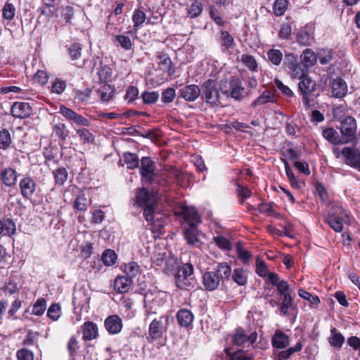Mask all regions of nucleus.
<instances>
[{"label": "nucleus", "mask_w": 360, "mask_h": 360, "mask_svg": "<svg viewBox=\"0 0 360 360\" xmlns=\"http://www.w3.org/2000/svg\"><path fill=\"white\" fill-rule=\"evenodd\" d=\"M231 267L227 263H219L214 271H207L203 274L202 283L205 288L212 291L217 289L220 284L229 280Z\"/></svg>", "instance_id": "1"}, {"label": "nucleus", "mask_w": 360, "mask_h": 360, "mask_svg": "<svg viewBox=\"0 0 360 360\" xmlns=\"http://www.w3.org/2000/svg\"><path fill=\"white\" fill-rule=\"evenodd\" d=\"M316 83L309 76L300 80L298 83V93L302 97L303 103L307 108L311 107L310 103L314 102L319 96V94L316 93Z\"/></svg>", "instance_id": "2"}, {"label": "nucleus", "mask_w": 360, "mask_h": 360, "mask_svg": "<svg viewBox=\"0 0 360 360\" xmlns=\"http://www.w3.org/2000/svg\"><path fill=\"white\" fill-rule=\"evenodd\" d=\"M284 65L288 69V73L292 79L301 80L309 76V69L304 63L297 61V56L292 53L285 54Z\"/></svg>", "instance_id": "3"}, {"label": "nucleus", "mask_w": 360, "mask_h": 360, "mask_svg": "<svg viewBox=\"0 0 360 360\" xmlns=\"http://www.w3.org/2000/svg\"><path fill=\"white\" fill-rule=\"evenodd\" d=\"M201 91L202 96L207 103L212 106H218L220 104V95L217 81L211 79L205 81L202 84Z\"/></svg>", "instance_id": "4"}, {"label": "nucleus", "mask_w": 360, "mask_h": 360, "mask_svg": "<svg viewBox=\"0 0 360 360\" xmlns=\"http://www.w3.org/2000/svg\"><path fill=\"white\" fill-rule=\"evenodd\" d=\"M356 122L351 116H346L340 122V131L342 138V144L348 143L356 139Z\"/></svg>", "instance_id": "5"}, {"label": "nucleus", "mask_w": 360, "mask_h": 360, "mask_svg": "<svg viewBox=\"0 0 360 360\" xmlns=\"http://www.w3.org/2000/svg\"><path fill=\"white\" fill-rule=\"evenodd\" d=\"M193 267L190 263H186L175 275V283L179 289L186 290L193 285Z\"/></svg>", "instance_id": "6"}, {"label": "nucleus", "mask_w": 360, "mask_h": 360, "mask_svg": "<svg viewBox=\"0 0 360 360\" xmlns=\"http://www.w3.org/2000/svg\"><path fill=\"white\" fill-rule=\"evenodd\" d=\"M134 204L142 207L158 204V197L155 193L146 188L136 190V200Z\"/></svg>", "instance_id": "7"}, {"label": "nucleus", "mask_w": 360, "mask_h": 360, "mask_svg": "<svg viewBox=\"0 0 360 360\" xmlns=\"http://www.w3.org/2000/svg\"><path fill=\"white\" fill-rule=\"evenodd\" d=\"M334 211L330 212L326 217V221L328 225L336 232L342 231L343 229L342 220L343 216L347 217L345 211L338 205L333 207Z\"/></svg>", "instance_id": "8"}, {"label": "nucleus", "mask_w": 360, "mask_h": 360, "mask_svg": "<svg viewBox=\"0 0 360 360\" xmlns=\"http://www.w3.org/2000/svg\"><path fill=\"white\" fill-rule=\"evenodd\" d=\"M167 322L168 319L165 316H160L158 319H154L149 326L148 338L151 341L156 340L163 336L164 333L167 330V327L164 322Z\"/></svg>", "instance_id": "9"}, {"label": "nucleus", "mask_w": 360, "mask_h": 360, "mask_svg": "<svg viewBox=\"0 0 360 360\" xmlns=\"http://www.w3.org/2000/svg\"><path fill=\"white\" fill-rule=\"evenodd\" d=\"M59 112L72 125L82 127H89L91 125V122L88 119L64 105L60 107Z\"/></svg>", "instance_id": "10"}, {"label": "nucleus", "mask_w": 360, "mask_h": 360, "mask_svg": "<svg viewBox=\"0 0 360 360\" xmlns=\"http://www.w3.org/2000/svg\"><path fill=\"white\" fill-rule=\"evenodd\" d=\"M155 165L148 157H143L141 160L140 172L143 179L153 184L155 176Z\"/></svg>", "instance_id": "11"}, {"label": "nucleus", "mask_w": 360, "mask_h": 360, "mask_svg": "<svg viewBox=\"0 0 360 360\" xmlns=\"http://www.w3.org/2000/svg\"><path fill=\"white\" fill-rule=\"evenodd\" d=\"M20 194L24 198L31 199L37 188V183L30 176H25L19 182Z\"/></svg>", "instance_id": "12"}, {"label": "nucleus", "mask_w": 360, "mask_h": 360, "mask_svg": "<svg viewBox=\"0 0 360 360\" xmlns=\"http://www.w3.org/2000/svg\"><path fill=\"white\" fill-rule=\"evenodd\" d=\"M257 338V333L256 331H253L250 334L247 335L243 328H238L236 330V333L233 337V342L238 346L242 345L245 342L252 345L255 342Z\"/></svg>", "instance_id": "13"}, {"label": "nucleus", "mask_w": 360, "mask_h": 360, "mask_svg": "<svg viewBox=\"0 0 360 360\" xmlns=\"http://www.w3.org/2000/svg\"><path fill=\"white\" fill-rule=\"evenodd\" d=\"M342 154L345 158V163L360 171V152L349 147L342 150Z\"/></svg>", "instance_id": "14"}, {"label": "nucleus", "mask_w": 360, "mask_h": 360, "mask_svg": "<svg viewBox=\"0 0 360 360\" xmlns=\"http://www.w3.org/2000/svg\"><path fill=\"white\" fill-rule=\"evenodd\" d=\"M32 112V108L28 103L15 102L11 108V115L18 118H27Z\"/></svg>", "instance_id": "15"}, {"label": "nucleus", "mask_w": 360, "mask_h": 360, "mask_svg": "<svg viewBox=\"0 0 360 360\" xmlns=\"http://www.w3.org/2000/svg\"><path fill=\"white\" fill-rule=\"evenodd\" d=\"M200 94L201 89L195 84L186 85L179 91V96L188 102L195 101Z\"/></svg>", "instance_id": "16"}, {"label": "nucleus", "mask_w": 360, "mask_h": 360, "mask_svg": "<svg viewBox=\"0 0 360 360\" xmlns=\"http://www.w3.org/2000/svg\"><path fill=\"white\" fill-rule=\"evenodd\" d=\"M229 86V97L236 101L241 100L245 92V89L243 86V84L240 79L233 76L231 77V82Z\"/></svg>", "instance_id": "17"}, {"label": "nucleus", "mask_w": 360, "mask_h": 360, "mask_svg": "<svg viewBox=\"0 0 360 360\" xmlns=\"http://www.w3.org/2000/svg\"><path fill=\"white\" fill-rule=\"evenodd\" d=\"M0 179L5 186L13 187L18 180V173L10 167H6L0 172Z\"/></svg>", "instance_id": "18"}, {"label": "nucleus", "mask_w": 360, "mask_h": 360, "mask_svg": "<svg viewBox=\"0 0 360 360\" xmlns=\"http://www.w3.org/2000/svg\"><path fill=\"white\" fill-rule=\"evenodd\" d=\"M104 325L109 333L117 334L122 330V321L117 315H111L105 320Z\"/></svg>", "instance_id": "19"}, {"label": "nucleus", "mask_w": 360, "mask_h": 360, "mask_svg": "<svg viewBox=\"0 0 360 360\" xmlns=\"http://www.w3.org/2000/svg\"><path fill=\"white\" fill-rule=\"evenodd\" d=\"M290 343L289 336L280 330H276L271 338L273 347L277 349H285Z\"/></svg>", "instance_id": "20"}, {"label": "nucleus", "mask_w": 360, "mask_h": 360, "mask_svg": "<svg viewBox=\"0 0 360 360\" xmlns=\"http://www.w3.org/2000/svg\"><path fill=\"white\" fill-rule=\"evenodd\" d=\"M82 338L85 341H89L97 338L98 329L97 325L92 321H86L82 326Z\"/></svg>", "instance_id": "21"}, {"label": "nucleus", "mask_w": 360, "mask_h": 360, "mask_svg": "<svg viewBox=\"0 0 360 360\" xmlns=\"http://www.w3.org/2000/svg\"><path fill=\"white\" fill-rule=\"evenodd\" d=\"M178 324L184 328H189L192 326L194 315L191 311L186 309H181L176 313Z\"/></svg>", "instance_id": "22"}, {"label": "nucleus", "mask_w": 360, "mask_h": 360, "mask_svg": "<svg viewBox=\"0 0 360 360\" xmlns=\"http://www.w3.org/2000/svg\"><path fill=\"white\" fill-rule=\"evenodd\" d=\"M157 58L160 69L167 72L168 75H173L175 72V69L170 57L167 53L160 52L158 53Z\"/></svg>", "instance_id": "23"}, {"label": "nucleus", "mask_w": 360, "mask_h": 360, "mask_svg": "<svg viewBox=\"0 0 360 360\" xmlns=\"http://www.w3.org/2000/svg\"><path fill=\"white\" fill-rule=\"evenodd\" d=\"M183 216L187 226H198L200 222V216L193 207L183 208Z\"/></svg>", "instance_id": "24"}, {"label": "nucleus", "mask_w": 360, "mask_h": 360, "mask_svg": "<svg viewBox=\"0 0 360 360\" xmlns=\"http://www.w3.org/2000/svg\"><path fill=\"white\" fill-rule=\"evenodd\" d=\"M219 42L222 51H232L235 46V41L233 37L225 30H221L219 37Z\"/></svg>", "instance_id": "25"}, {"label": "nucleus", "mask_w": 360, "mask_h": 360, "mask_svg": "<svg viewBox=\"0 0 360 360\" xmlns=\"http://www.w3.org/2000/svg\"><path fill=\"white\" fill-rule=\"evenodd\" d=\"M332 94L336 98L344 97L347 91V86L346 82L341 78H336L333 80L332 84Z\"/></svg>", "instance_id": "26"}, {"label": "nucleus", "mask_w": 360, "mask_h": 360, "mask_svg": "<svg viewBox=\"0 0 360 360\" xmlns=\"http://www.w3.org/2000/svg\"><path fill=\"white\" fill-rule=\"evenodd\" d=\"M131 283V278L128 276H117L114 281V288L119 293H125L129 290Z\"/></svg>", "instance_id": "27"}, {"label": "nucleus", "mask_w": 360, "mask_h": 360, "mask_svg": "<svg viewBox=\"0 0 360 360\" xmlns=\"http://www.w3.org/2000/svg\"><path fill=\"white\" fill-rule=\"evenodd\" d=\"M300 62L309 69L310 67L316 64L317 56L312 49H306L300 55Z\"/></svg>", "instance_id": "28"}, {"label": "nucleus", "mask_w": 360, "mask_h": 360, "mask_svg": "<svg viewBox=\"0 0 360 360\" xmlns=\"http://www.w3.org/2000/svg\"><path fill=\"white\" fill-rule=\"evenodd\" d=\"M96 93L100 96L102 102H108L113 98L115 89L110 84L105 83L96 89Z\"/></svg>", "instance_id": "29"}, {"label": "nucleus", "mask_w": 360, "mask_h": 360, "mask_svg": "<svg viewBox=\"0 0 360 360\" xmlns=\"http://www.w3.org/2000/svg\"><path fill=\"white\" fill-rule=\"evenodd\" d=\"M197 232V226H186L184 228V236L188 244L195 245L199 243Z\"/></svg>", "instance_id": "30"}, {"label": "nucleus", "mask_w": 360, "mask_h": 360, "mask_svg": "<svg viewBox=\"0 0 360 360\" xmlns=\"http://www.w3.org/2000/svg\"><path fill=\"white\" fill-rule=\"evenodd\" d=\"M274 94L269 90H265L252 101L251 106L255 108L257 105H264L267 103H274Z\"/></svg>", "instance_id": "31"}, {"label": "nucleus", "mask_w": 360, "mask_h": 360, "mask_svg": "<svg viewBox=\"0 0 360 360\" xmlns=\"http://www.w3.org/2000/svg\"><path fill=\"white\" fill-rule=\"evenodd\" d=\"M328 342L332 347L340 349L345 342V337L336 328H333L330 330Z\"/></svg>", "instance_id": "32"}, {"label": "nucleus", "mask_w": 360, "mask_h": 360, "mask_svg": "<svg viewBox=\"0 0 360 360\" xmlns=\"http://www.w3.org/2000/svg\"><path fill=\"white\" fill-rule=\"evenodd\" d=\"M323 136L333 144H342V138L338 132L333 128H327L322 131Z\"/></svg>", "instance_id": "33"}, {"label": "nucleus", "mask_w": 360, "mask_h": 360, "mask_svg": "<svg viewBox=\"0 0 360 360\" xmlns=\"http://www.w3.org/2000/svg\"><path fill=\"white\" fill-rule=\"evenodd\" d=\"M231 276L234 282H236L238 285L243 286L247 283V271L241 268L234 269L233 273L231 272Z\"/></svg>", "instance_id": "34"}, {"label": "nucleus", "mask_w": 360, "mask_h": 360, "mask_svg": "<svg viewBox=\"0 0 360 360\" xmlns=\"http://www.w3.org/2000/svg\"><path fill=\"white\" fill-rule=\"evenodd\" d=\"M317 58L321 65H327L333 60V56L331 49H321L317 52Z\"/></svg>", "instance_id": "35"}, {"label": "nucleus", "mask_w": 360, "mask_h": 360, "mask_svg": "<svg viewBox=\"0 0 360 360\" xmlns=\"http://www.w3.org/2000/svg\"><path fill=\"white\" fill-rule=\"evenodd\" d=\"M12 143L11 135L6 129L0 130V149H8Z\"/></svg>", "instance_id": "36"}, {"label": "nucleus", "mask_w": 360, "mask_h": 360, "mask_svg": "<svg viewBox=\"0 0 360 360\" xmlns=\"http://www.w3.org/2000/svg\"><path fill=\"white\" fill-rule=\"evenodd\" d=\"M226 355L229 357L230 360H253L252 356H246L244 352L238 349L235 352H231L230 348L225 349Z\"/></svg>", "instance_id": "37"}, {"label": "nucleus", "mask_w": 360, "mask_h": 360, "mask_svg": "<svg viewBox=\"0 0 360 360\" xmlns=\"http://www.w3.org/2000/svg\"><path fill=\"white\" fill-rule=\"evenodd\" d=\"M89 200L84 193L79 194L75 199L73 205L74 209L79 212H85L87 210Z\"/></svg>", "instance_id": "38"}, {"label": "nucleus", "mask_w": 360, "mask_h": 360, "mask_svg": "<svg viewBox=\"0 0 360 360\" xmlns=\"http://www.w3.org/2000/svg\"><path fill=\"white\" fill-rule=\"evenodd\" d=\"M82 46L79 43H73L68 47V54L72 60H77L82 56Z\"/></svg>", "instance_id": "39"}, {"label": "nucleus", "mask_w": 360, "mask_h": 360, "mask_svg": "<svg viewBox=\"0 0 360 360\" xmlns=\"http://www.w3.org/2000/svg\"><path fill=\"white\" fill-rule=\"evenodd\" d=\"M55 182L58 185H63L68 179V172L64 167H59L56 170L53 171Z\"/></svg>", "instance_id": "40"}, {"label": "nucleus", "mask_w": 360, "mask_h": 360, "mask_svg": "<svg viewBox=\"0 0 360 360\" xmlns=\"http://www.w3.org/2000/svg\"><path fill=\"white\" fill-rule=\"evenodd\" d=\"M75 130H76L77 134L79 136V139H81V141H83L84 143L94 142V136L87 129L82 127V128L75 129Z\"/></svg>", "instance_id": "41"}, {"label": "nucleus", "mask_w": 360, "mask_h": 360, "mask_svg": "<svg viewBox=\"0 0 360 360\" xmlns=\"http://www.w3.org/2000/svg\"><path fill=\"white\" fill-rule=\"evenodd\" d=\"M159 94L158 91H143L141 94V98L143 103L151 105L156 103L159 98Z\"/></svg>", "instance_id": "42"}, {"label": "nucleus", "mask_w": 360, "mask_h": 360, "mask_svg": "<svg viewBox=\"0 0 360 360\" xmlns=\"http://www.w3.org/2000/svg\"><path fill=\"white\" fill-rule=\"evenodd\" d=\"M91 91L86 89L84 91L77 90L75 91L74 100L75 102L86 103L91 96Z\"/></svg>", "instance_id": "43"}, {"label": "nucleus", "mask_w": 360, "mask_h": 360, "mask_svg": "<svg viewBox=\"0 0 360 360\" xmlns=\"http://www.w3.org/2000/svg\"><path fill=\"white\" fill-rule=\"evenodd\" d=\"M298 295L300 297L309 301L311 307H316L320 302L318 296H314L303 289L299 290Z\"/></svg>", "instance_id": "44"}, {"label": "nucleus", "mask_w": 360, "mask_h": 360, "mask_svg": "<svg viewBox=\"0 0 360 360\" xmlns=\"http://www.w3.org/2000/svg\"><path fill=\"white\" fill-rule=\"evenodd\" d=\"M124 161L129 169H134L139 166V158L136 154L127 153L124 155Z\"/></svg>", "instance_id": "45"}, {"label": "nucleus", "mask_w": 360, "mask_h": 360, "mask_svg": "<svg viewBox=\"0 0 360 360\" xmlns=\"http://www.w3.org/2000/svg\"><path fill=\"white\" fill-rule=\"evenodd\" d=\"M313 37L304 30H301L297 33V40L300 45L306 46H309L313 41Z\"/></svg>", "instance_id": "46"}, {"label": "nucleus", "mask_w": 360, "mask_h": 360, "mask_svg": "<svg viewBox=\"0 0 360 360\" xmlns=\"http://www.w3.org/2000/svg\"><path fill=\"white\" fill-rule=\"evenodd\" d=\"M269 60L275 65H278L283 58V53L278 49H270L267 52Z\"/></svg>", "instance_id": "47"}, {"label": "nucleus", "mask_w": 360, "mask_h": 360, "mask_svg": "<svg viewBox=\"0 0 360 360\" xmlns=\"http://www.w3.org/2000/svg\"><path fill=\"white\" fill-rule=\"evenodd\" d=\"M46 308V301L44 298H39L34 304L32 307V314L36 316H41L44 314Z\"/></svg>", "instance_id": "48"}, {"label": "nucleus", "mask_w": 360, "mask_h": 360, "mask_svg": "<svg viewBox=\"0 0 360 360\" xmlns=\"http://www.w3.org/2000/svg\"><path fill=\"white\" fill-rule=\"evenodd\" d=\"M117 259V255L115 252L112 250H106L104 251L102 255V260L103 263L107 266L113 265Z\"/></svg>", "instance_id": "49"}, {"label": "nucleus", "mask_w": 360, "mask_h": 360, "mask_svg": "<svg viewBox=\"0 0 360 360\" xmlns=\"http://www.w3.org/2000/svg\"><path fill=\"white\" fill-rule=\"evenodd\" d=\"M287 6V0H276L273 6L274 13L278 16L282 15L285 13Z\"/></svg>", "instance_id": "50"}, {"label": "nucleus", "mask_w": 360, "mask_h": 360, "mask_svg": "<svg viewBox=\"0 0 360 360\" xmlns=\"http://www.w3.org/2000/svg\"><path fill=\"white\" fill-rule=\"evenodd\" d=\"M176 97V91L173 88H167L162 92L161 100L165 103H171Z\"/></svg>", "instance_id": "51"}, {"label": "nucleus", "mask_w": 360, "mask_h": 360, "mask_svg": "<svg viewBox=\"0 0 360 360\" xmlns=\"http://www.w3.org/2000/svg\"><path fill=\"white\" fill-rule=\"evenodd\" d=\"M98 75L101 82L105 84L110 79L112 76V70L107 65L102 66L98 72Z\"/></svg>", "instance_id": "52"}, {"label": "nucleus", "mask_w": 360, "mask_h": 360, "mask_svg": "<svg viewBox=\"0 0 360 360\" xmlns=\"http://www.w3.org/2000/svg\"><path fill=\"white\" fill-rule=\"evenodd\" d=\"M125 273L129 278H132L140 273L139 266L136 262H129L125 267Z\"/></svg>", "instance_id": "53"}, {"label": "nucleus", "mask_w": 360, "mask_h": 360, "mask_svg": "<svg viewBox=\"0 0 360 360\" xmlns=\"http://www.w3.org/2000/svg\"><path fill=\"white\" fill-rule=\"evenodd\" d=\"M241 61L250 70H252V71L257 70V63L253 56H250V55L243 54L241 56Z\"/></svg>", "instance_id": "54"}, {"label": "nucleus", "mask_w": 360, "mask_h": 360, "mask_svg": "<svg viewBox=\"0 0 360 360\" xmlns=\"http://www.w3.org/2000/svg\"><path fill=\"white\" fill-rule=\"evenodd\" d=\"M15 8L12 4L8 2L5 4L2 10V15L5 19L11 20L15 16Z\"/></svg>", "instance_id": "55"}, {"label": "nucleus", "mask_w": 360, "mask_h": 360, "mask_svg": "<svg viewBox=\"0 0 360 360\" xmlns=\"http://www.w3.org/2000/svg\"><path fill=\"white\" fill-rule=\"evenodd\" d=\"M132 20L134 23V28L137 30V28L141 26L146 20V14L143 11L141 10H136L133 16Z\"/></svg>", "instance_id": "56"}, {"label": "nucleus", "mask_w": 360, "mask_h": 360, "mask_svg": "<svg viewBox=\"0 0 360 360\" xmlns=\"http://www.w3.org/2000/svg\"><path fill=\"white\" fill-rule=\"evenodd\" d=\"M47 316L53 321H56L60 316V307L58 304H52L48 309Z\"/></svg>", "instance_id": "57"}, {"label": "nucleus", "mask_w": 360, "mask_h": 360, "mask_svg": "<svg viewBox=\"0 0 360 360\" xmlns=\"http://www.w3.org/2000/svg\"><path fill=\"white\" fill-rule=\"evenodd\" d=\"M3 229L4 235L11 236L15 233V224L12 219H7L3 223Z\"/></svg>", "instance_id": "58"}, {"label": "nucleus", "mask_w": 360, "mask_h": 360, "mask_svg": "<svg viewBox=\"0 0 360 360\" xmlns=\"http://www.w3.org/2000/svg\"><path fill=\"white\" fill-rule=\"evenodd\" d=\"M281 307V314L288 315V309L292 307V298L290 295H284Z\"/></svg>", "instance_id": "59"}, {"label": "nucleus", "mask_w": 360, "mask_h": 360, "mask_svg": "<svg viewBox=\"0 0 360 360\" xmlns=\"http://www.w3.org/2000/svg\"><path fill=\"white\" fill-rule=\"evenodd\" d=\"M139 93V89L137 87L134 86H129L127 89L124 99L127 100L128 103H131L138 98Z\"/></svg>", "instance_id": "60"}, {"label": "nucleus", "mask_w": 360, "mask_h": 360, "mask_svg": "<svg viewBox=\"0 0 360 360\" xmlns=\"http://www.w3.org/2000/svg\"><path fill=\"white\" fill-rule=\"evenodd\" d=\"M157 205L145 206L143 210V217L147 221L153 224L155 222V208Z\"/></svg>", "instance_id": "61"}, {"label": "nucleus", "mask_w": 360, "mask_h": 360, "mask_svg": "<svg viewBox=\"0 0 360 360\" xmlns=\"http://www.w3.org/2000/svg\"><path fill=\"white\" fill-rule=\"evenodd\" d=\"M202 11V4L197 0H195L189 8L188 13L191 18L198 16Z\"/></svg>", "instance_id": "62"}, {"label": "nucleus", "mask_w": 360, "mask_h": 360, "mask_svg": "<svg viewBox=\"0 0 360 360\" xmlns=\"http://www.w3.org/2000/svg\"><path fill=\"white\" fill-rule=\"evenodd\" d=\"M210 15L212 19L218 25H223L224 24V20L223 18L219 15V11L214 6H210Z\"/></svg>", "instance_id": "63"}, {"label": "nucleus", "mask_w": 360, "mask_h": 360, "mask_svg": "<svg viewBox=\"0 0 360 360\" xmlns=\"http://www.w3.org/2000/svg\"><path fill=\"white\" fill-rule=\"evenodd\" d=\"M16 356L18 360H34L32 352L25 348L19 349Z\"/></svg>", "instance_id": "64"}]
</instances>
